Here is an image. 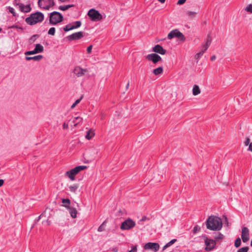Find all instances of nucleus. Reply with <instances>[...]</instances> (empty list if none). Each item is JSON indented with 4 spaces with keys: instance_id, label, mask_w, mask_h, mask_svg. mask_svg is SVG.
Here are the masks:
<instances>
[{
    "instance_id": "37",
    "label": "nucleus",
    "mask_w": 252,
    "mask_h": 252,
    "mask_svg": "<svg viewBox=\"0 0 252 252\" xmlns=\"http://www.w3.org/2000/svg\"><path fill=\"white\" fill-rule=\"evenodd\" d=\"M214 238L217 240H221L223 238V235L222 234L219 233L216 236H215Z\"/></svg>"
},
{
    "instance_id": "22",
    "label": "nucleus",
    "mask_w": 252,
    "mask_h": 252,
    "mask_svg": "<svg viewBox=\"0 0 252 252\" xmlns=\"http://www.w3.org/2000/svg\"><path fill=\"white\" fill-rule=\"evenodd\" d=\"M74 4H68L66 5H61L59 7V9L61 10L65 11L68 9L69 8L74 7Z\"/></svg>"
},
{
    "instance_id": "31",
    "label": "nucleus",
    "mask_w": 252,
    "mask_h": 252,
    "mask_svg": "<svg viewBox=\"0 0 252 252\" xmlns=\"http://www.w3.org/2000/svg\"><path fill=\"white\" fill-rule=\"evenodd\" d=\"M249 250V248L248 247H245L243 248H241L239 249L237 252H248Z\"/></svg>"
},
{
    "instance_id": "29",
    "label": "nucleus",
    "mask_w": 252,
    "mask_h": 252,
    "mask_svg": "<svg viewBox=\"0 0 252 252\" xmlns=\"http://www.w3.org/2000/svg\"><path fill=\"white\" fill-rule=\"evenodd\" d=\"M212 42V39L210 37V35H208L207 39L206 42V44H204L205 46H207L208 47H209Z\"/></svg>"
},
{
    "instance_id": "18",
    "label": "nucleus",
    "mask_w": 252,
    "mask_h": 252,
    "mask_svg": "<svg viewBox=\"0 0 252 252\" xmlns=\"http://www.w3.org/2000/svg\"><path fill=\"white\" fill-rule=\"evenodd\" d=\"M94 136V131L92 129H90L87 132V134L85 136V137L86 139L88 140H90L92 139Z\"/></svg>"
},
{
    "instance_id": "3",
    "label": "nucleus",
    "mask_w": 252,
    "mask_h": 252,
    "mask_svg": "<svg viewBox=\"0 0 252 252\" xmlns=\"http://www.w3.org/2000/svg\"><path fill=\"white\" fill-rule=\"evenodd\" d=\"M87 168V166L85 165L76 166L74 168L66 171L65 175L68 177L71 181H74L75 179V176L78 174L79 172L86 169Z\"/></svg>"
},
{
    "instance_id": "9",
    "label": "nucleus",
    "mask_w": 252,
    "mask_h": 252,
    "mask_svg": "<svg viewBox=\"0 0 252 252\" xmlns=\"http://www.w3.org/2000/svg\"><path fill=\"white\" fill-rule=\"evenodd\" d=\"M146 58L148 61H152L155 64L162 61L160 56L156 53L148 54Z\"/></svg>"
},
{
    "instance_id": "1",
    "label": "nucleus",
    "mask_w": 252,
    "mask_h": 252,
    "mask_svg": "<svg viewBox=\"0 0 252 252\" xmlns=\"http://www.w3.org/2000/svg\"><path fill=\"white\" fill-rule=\"evenodd\" d=\"M207 228L213 231L220 230L222 226L220 218L214 216L208 217L206 221Z\"/></svg>"
},
{
    "instance_id": "26",
    "label": "nucleus",
    "mask_w": 252,
    "mask_h": 252,
    "mask_svg": "<svg viewBox=\"0 0 252 252\" xmlns=\"http://www.w3.org/2000/svg\"><path fill=\"white\" fill-rule=\"evenodd\" d=\"M73 29H74L73 26L69 24L67 25L63 28V30L64 32H68Z\"/></svg>"
},
{
    "instance_id": "34",
    "label": "nucleus",
    "mask_w": 252,
    "mask_h": 252,
    "mask_svg": "<svg viewBox=\"0 0 252 252\" xmlns=\"http://www.w3.org/2000/svg\"><path fill=\"white\" fill-rule=\"evenodd\" d=\"M81 25V21H76L75 23H74V25H72L73 27H74V29H77L79 27H80Z\"/></svg>"
},
{
    "instance_id": "55",
    "label": "nucleus",
    "mask_w": 252,
    "mask_h": 252,
    "mask_svg": "<svg viewBox=\"0 0 252 252\" xmlns=\"http://www.w3.org/2000/svg\"><path fill=\"white\" fill-rule=\"evenodd\" d=\"M216 58V57L215 55H213L211 57V60L212 61H213L214 60H215Z\"/></svg>"
},
{
    "instance_id": "60",
    "label": "nucleus",
    "mask_w": 252,
    "mask_h": 252,
    "mask_svg": "<svg viewBox=\"0 0 252 252\" xmlns=\"http://www.w3.org/2000/svg\"><path fill=\"white\" fill-rule=\"evenodd\" d=\"M113 251L115 252H118V250L117 249H114Z\"/></svg>"
},
{
    "instance_id": "32",
    "label": "nucleus",
    "mask_w": 252,
    "mask_h": 252,
    "mask_svg": "<svg viewBox=\"0 0 252 252\" xmlns=\"http://www.w3.org/2000/svg\"><path fill=\"white\" fill-rule=\"evenodd\" d=\"M48 33L50 35H54L55 33V28L54 27L51 28L48 31Z\"/></svg>"
},
{
    "instance_id": "14",
    "label": "nucleus",
    "mask_w": 252,
    "mask_h": 252,
    "mask_svg": "<svg viewBox=\"0 0 252 252\" xmlns=\"http://www.w3.org/2000/svg\"><path fill=\"white\" fill-rule=\"evenodd\" d=\"M153 51L161 55H164L166 53V50L164 49L159 44H157L153 47Z\"/></svg>"
},
{
    "instance_id": "5",
    "label": "nucleus",
    "mask_w": 252,
    "mask_h": 252,
    "mask_svg": "<svg viewBox=\"0 0 252 252\" xmlns=\"http://www.w3.org/2000/svg\"><path fill=\"white\" fill-rule=\"evenodd\" d=\"M174 37L177 38L180 41L184 42L186 40V37L178 29L171 31L167 35V38L169 39H171Z\"/></svg>"
},
{
    "instance_id": "21",
    "label": "nucleus",
    "mask_w": 252,
    "mask_h": 252,
    "mask_svg": "<svg viewBox=\"0 0 252 252\" xmlns=\"http://www.w3.org/2000/svg\"><path fill=\"white\" fill-rule=\"evenodd\" d=\"M163 71V67L160 66L154 69L153 73H154L155 75H158L162 74Z\"/></svg>"
},
{
    "instance_id": "19",
    "label": "nucleus",
    "mask_w": 252,
    "mask_h": 252,
    "mask_svg": "<svg viewBox=\"0 0 252 252\" xmlns=\"http://www.w3.org/2000/svg\"><path fill=\"white\" fill-rule=\"evenodd\" d=\"M37 53H42L44 51V48L42 45L40 44H36L34 48Z\"/></svg>"
},
{
    "instance_id": "44",
    "label": "nucleus",
    "mask_w": 252,
    "mask_h": 252,
    "mask_svg": "<svg viewBox=\"0 0 252 252\" xmlns=\"http://www.w3.org/2000/svg\"><path fill=\"white\" fill-rule=\"evenodd\" d=\"M208 48V47L207 46L204 45L202 46V49L201 51H203V53H204V52L207 50Z\"/></svg>"
},
{
    "instance_id": "53",
    "label": "nucleus",
    "mask_w": 252,
    "mask_h": 252,
    "mask_svg": "<svg viewBox=\"0 0 252 252\" xmlns=\"http://www.w3.org/2000/svg\"><path fill=\"white\" fill-rule=\"evenodd\" d=\"M41 0H38V5L40 8H41Z\"/></svg>"
},
{
    "instance_id": "7",
    "label": "nucleus",
    "mask_w": 252,
    "mask_h": 252,
    "mask_svg": "<svg viewBox=\"0 0 252 252\" xmlns=\"http://www.w3.org/2000/svg\"><path fill=\"white\" fill-rule=\"evenodd\" d=\"M136 225L135 222L131 219L128 218L121 223V229L122 230H129Z\"/></svg>"
},
{
    "instance_id": "24",
    "label": "nucleus",
    "mask_w": 252,
    "mask_h": 252,
    "mask_svg": "<svg viewBox=\"0 0 252 252\" xmlns=\"http://www.w3.org/2000/svg\"><path fill=\"white\" fill-rule=\"evenodd\" d=\"M62 202L64 204L63 205V206L65 207L66 208H68L69 206V205L70 204V200L68 198L66 199H62Z\"/></svg>"
},
{
    "instance_id": "59",
    "label": "nucleus",
    "mask_w": 252,
    "mask_h": 252,
    "mask_svg": "<svg viewBox=\"0 0 252 252\" xmlns=\"http://www.w3.org/2000/svg\"><path fill=\"white\" fill-rule=\"evenodd\" d=\"M167 246H166V245L163 247L162 248V250H164L165 249H166L167 248Z\"/></svg>"
},
{
    "instance_id": "46",
    "label": "nucleus",
    "mask_w": 252,
    "mask_h": 252,
    "mask_svg": "<svg viewBox=\"0 0 252 252\" xmlns=\"http://www.w3.org/2000/svg\"><path fill=\"white\" fill-rule=\"evenodd\" d=\"M250 139L249 138H247L246 139V140H245V142H244L245 146H248L249 144H249L250 143Z\"/></svg>"
},
{
    "instance_id": "41",
    "label": "nucleus",
    "mask_w": 252,
    "mask_h": 252,
    "mask_svg": "<svg viewBox=\"0 0 252 252\" xmlns=\"http://www.w3.org/2000/svg\"><path fill=\"white\" fill-rule=\"evenodd\" d=\"M39 35L38 34H34L33 35H32L31 37V40H32L33 41H34L35 40V39L38 37Z\"/></svg>"
},
{
    "instance_id": "56",
    "label": "nucleus",
    "mask_w": 252,
    "mask_h": 252,
    "mask_svg": "<svg viewBox=\"0 0 252 252\" xmlns=\"http://www.w3.org/2000/svg\"><path fill=\"white\" fill-rule=\"evenodd\" d=\"M147 219V217L146 216H144L142 217V218L140 220V221H144L145 220Z\"/></svg>"
},
{
    "instance_id": "45",
    "label": "nucleus",
    "mask_w": 252,
    "mask_h": 252,
    "mask_svg": "<svg viewBox=\"0 0 252 252\" xmlns=\"http://www.w3.org/2000/svg\"><path fill=\"white\" fill-rule=\"evenodd\" d=\"M186 1V0H179L177 2V4H183Z\"/></svg>"
},
{
    "instance_id": "38",
    "label": "nucleus",
    "mask_w": 252,
    "mask_h": 252,
    "mask_svg": "<svg viewBox=\"0 0 252 252\" xmlns=\"http://www.w3.org/2000/svg\"><path fill=\"white\" fill-rule=\"evenodd\" d=\"M37 54V52L35 50V49H34L32 51H27L25 53V54L26 55H33V54Z\"/></svg>"
},
{
    "instance_id": "23",
    "label": "nucleus",
    "mask_w": 252,
    "mask_h": 252,
    "mask_svg": "<svg viewBox=\"0 0 252 252\" xmlns=\"http://www.w3.org/2000/svg\"><path fill=\"white\" fill-rule=\"evenodd\" d=\"M78 188H79L78 184H74L72 186H70L69 187L70 191L73 193H76V192Z\"/></svg>"
},
{
    "instance_id": "52",
    "label": "nucleus",
    "mask_w": 252,
    "mask_h": 252,
    "mask_svg": "<svg viewBox=\"0 0 252 252\" xmlns=\"http://www.w3.org/2000/svg\"><path fill=\"white\" fill-rule=\"evenodd\" d=\"M4 184V181L2 179H0V187H1Z\"/></svg>"
},
{
    "instance_id": "12",
    "label": "nucleus",
    "mask_w": 252,
    "mask_h": 252,
    "mask_svg": "<svg viewBox=\"0 0 252 252\" xmlns=\"http://www.w3.org/2000/svg\"><path fill=\"white\" fill-rule=\"evenodd\" d=\"M88 71L87 69H83L79 66H76L73 70L74 73L78 77H80L84 75L85 73Z\"/></svg>"
},
{
    "instance_id": "25",
    "label": "nucleus",
    "mask_w": 252,
    "mask_h": 252,
    "mask_svg": "<svg viewBox=\"0 0 252 252\" xmlns=\"http://www.w3.org/2000/svg\"><path fill=\"white\" fill-rule=\"evenodd\" d=\"M82 121V118L80 117L75 118L74 120L73 121L74 126H76L78 124L81 123Z\"/></svg>"
},
{
    "instance_id": "6",
    "label": "nucleus",
    "mask_w": 252,
    "mask_h": 252,
    "mask_svg": "<svg viewBox=\"0 0 252 252\" xmlns=\"http://www.w3.org/2000/svg\"><path fill=\"white\" fill-rule=\"evenodd\" d=\"M88 15L90 17L92 21H98L102 19V15L98 12V11L94 8L91 9L88 11Z\"/></svg>"
},
{
    "instance_id": "47",
    "label": "nucleus",
    "mask_w": 252,
    "mask_h": 252,
    "mask_svg": "<svg viewBox=\"0 0 252 252\" xmlns=\"http://www.w3.org/2000/svg\"><path fill=\"white\" fill-rule=\"evenodd\" d=\"M63 129H67L68 128V125L66 123H64L63 125Z\"/></svg>"
},
{
    "instance_id": "17",
    "label": "nucleus",
    "mask_w": 252,
    "mask_h": 252,
    "mask_svg": "<svg viewBox=\"0 0 252 252\" xmlns=\"http://www.w3.org/2000/svg\"><path fill=\"white\" fill-rule=\"evenodd\" d=\"M43 58V56L39 55L34 57H28L26 56L25 59L27 61L34 60V61H39Z\"/></svg>"
},
{
    "instance_id": "10",
    "label": "nucleus",
    "mask_w": 252,
    "mask_h": 252,
    "mask_svg": "<svg viewBox=\"0 0 252 252\" xmlns=\"http://www.w3.org/2000/svg\"><path fill=\"white\" fill-rule=\"evenodd\" d=\"M144 248L145 250H151L156 252L159 249V245L157 243L149 242L144 245Z\"/></svg>"
},
{
    "instance_id": "15",
    "label": "nucleus",
    "mask_w": 252,
    "mask_h": 252,
    "mask_svg": "<svg viewBox=\"0 0 252 252\" xmlns=\"http://www.w3.org/2000/svg\"><path fill=\"white\" fill-rule=\"evenodd\" d=\"M19 5L20 10L21 11L25 13H28L31 11V7L30 4H27L26 5L23 3H20L17 4Z\"/></svg>"
},
{
    "instance_id": "54",
    "label": "nucleus",
    "mask_w": 252,
    "mask_h": 252,
    "mask_svg": "<svg viewBox=\"0 0 252 252\" xmlns=\"http://www.w3.org/2000/svg\"><path fill=\"white\" fill-rule=\"evenodd\" d=\"M223 217H224L225 223H226L227 225L228 226V221L227 218L226 216H223Z\"/></svg>"
},
{
    "instance_id": "49",
    "label": "nucleus",
    "mask_w": 252,
    "mask_h": 252,
    "mask_svg": "<svg viewBox=\"0 0 252 252\" xmlns=\"http://www.w3.org/2000/svg\"><path fill=\"white\" fill-rule=\"evenodd\" d=\"M51 7L50 5H49V4L48 5H47L45 6H43V7H42L41 6V8L44 9H45V10H49L50 9V8Z\"/></svg>"
},
{
    "instance_id": "51",
    "label": "nucleus",
    "mask_w": 252,
    "mask_h": 252,
    "mask_svg": "<svg viewBox=\"0 0 252 252\" xmlns=\"http://www.w3.org/2000/svg\"><path fill=\"white\" fill-rule=\"evenodd\" d=\"M248 150L252 152V143H251L250 144H249V149H248Z\"/></svg>"
},
{
    "instance_id": "39",
    "label": "nucleus",
    "mask_w": 252,
    "mask_h": 252,
    "mask_svg": "<svg viewBox=\"0 0 252 252\" xmlns=\"http://www.w3.org/2000/svg\"><path fill=\"white\" fill-rule=\"evenodd\" d=\"M245 10L251 13H252V4H250L245 8Z\"/></svg>"
},
{
    "instance_id": "42",
    "label": "nucleus",
    "mask_w": 252,
    "mask_h": 252,
    "mask_svg": "<svg viewBox=\"0 0 252 252\" xmlns=\"http://www.w3.org/2000/svg\"><path fill=\"white\" fill-rule=\"evenodd\" d=\"M92 48H93L92 45H90L89 47H88V48L87 49V51L88 53L90 54L91 53Z\"/></svg>"
},
{
    "instance_id": "48",
    "label": "nucleus",
    "mask_w": 252,
    "mask_h": 252,
    "mask_svg": "<svg viewBox=\"0 0 252 252\" xmlns=\"http://www.w3.org/2000/svg\"><path fill=\"white\" fill-rule=\"evenodd\" d=\"M49 4L51 7L55 5V2L54 1V0H49Z\"/></svg>"
},
{
    "instance_id": "8",
    "label": "nucleus",
    "mask_w": 252,
    "mask_h": 252,
    "mask_svg": "<svg viewBox=\"0 0 252 252\" xmlns=\"http://www.w3.org/2000/svg\"><path fill=\"white\" fill-rule=\"evenodd\" d=\"M205 244L206 245L205 250L207 252L212 251L216 245V242L215 240L209 239L207 236H204Z\"/></svg>"
},
{
    "instance_id": "28",
    "label": "nucleus",
    "mask_w": 252,
    "mask_h": 252,
    "mask_svg": "<svg viewBox=\"0 0 252 252\" xmlns=\"http://www.w3.org/2000/svg\"><path fill=\"white\" fill-rule=\"evenodd\" d=\"M83 97V95H82L80 98L77 99L75 101V102L71 105V108H74L76 106V105H77L81 101V100H82Z\"/></svg>"
},
{
    "instance_id": "62",
    "label": "nucleus",
    "mask_w": 252,
    "mask_h": 252,
    "mask_svg": "<svg viewBox=\"0 0 252 252\" xmlns=\"http://www.w3.org/2000/svg\"><path fill=\"white\" fill-rule=\"evenodd\" d=\"M166 246H167V248L170 246L168 244V243L166 244Z\"/></svg>"
},
{
    "instance_id": "36",
    "label": "nucleus",
    "mask_w": 252,
    "mask_h": 252,
    "mask_svg": "<svg viewBox=\"0 0 252 252\" xmlns=\"http://www.w3.org/2000/svg\"><path fill=\"white\" fill-rule=\"evenodd\" d=\"M187 14L191 18L194 17L196 14V12L193 11H188Z\"/></svg>"
},
{
    "instance_id": "63",
    "label": "nucleus",
    "mask_w": 252,
    "mask_h": 252,
    "mask_svg": "<svg viewBox=\"0 0 252 252\" xmlns=\"http://www.w3.org/2000/svg\"><path fill=\"white\" fill-rule=\"evenodd\" d=\"M128 86H129V83H127V84L126 86V88L127 89L128 88Z\"/></svg>"
},
{
    "instance_id": "27",
    "label": "nucleus",
    "mask_w": 252,
    "mask_h": 252,
    "mask_svg": "<svg viewBox=\"0 0 252 252\" xmlns=\"http://www.w3.org/2000/svg\"><path fill=\"white\" fill-rule=\"evenodd\" d=\"M241 244V241L239 237L237 238L234 243V246L235 247L238 248L239 247Z\"/></svg>"
},
{
    "instance_id": "11",
    "label": "nucleus",
    "mask_w": 252,
    "mask_h": 252,
    "mask_svg": "<svg viewBox=\"0 0 252 252\" xmlns=\"http://www.w3.org/2000/svg\"><path fill=\"white\" fill-rule=\"evenodd\" d=\"M249 230L247 227H243L242 228L241 238L244 243H246L249 240L250 237Z\"/></svg>"
},
{
    "instance_id": "35",
    "label": "nucleus",
    "mask_w": 252,
    "mask_h": 252,
    "mask_svg": "<svg viewBox=\"0 0 252 252\" xmlns=\"http://www.w3.org/2000/svg\"><path fill=\"white\" fill-rule=\"evenodd\" d=\"M200 230V227L198 225H195L192 230V232L194 234H196L197 232Z\"/></svg>"
},
{
    "instance_id": "2",
    "label": "nucleus",
    "mask_w": 252,
    "mask_h": 252,
    "mask_svg": "<svg viewBox=\"0 0 252 252\" xmlns=\"http://www.w3.org/2000/svg\"><path fill=\"white\" fill-rule=\"evenodd\" d=\"M44 18V16L42 13L36 12L31 14L29 17L26 18L25 21L29 25H33L43 21Z\"/></svg>"
},
{
    "instance_id": "40",
    "label": "nucleus",
    "mask_w": 252,
    "mask_h": 252,
    "mask_svg": "<svg viewBox=\"0 0 252 252\" xmlns=\"http://www.w3.org/2000/svg\"><path fill=\"white\" fill-rule=\"evenodd\" d=\"M7 9H8L9 11L12 14L13 16H15L16 13L15 12V10L13 7H11L10 6L8 7Z\"/></svg>"
},
{
    "instance_id": "50",
    "label": "nucleus",
    "mask_w": 252,
    "mask_h": 252,
    "mask_svg": "<svg viewBox=\"0 0 252 252\" xmlns=\"http://www.w3.org/2000/svg\"><path fill=\"white\" fill-rule=\"evenodd\" d=\"M130 251H131V252H136L137 251V247L136 246H133L131 250H130Z\"/></svg>"
},
{
    "instance_id": "4",
    "label": "nucleus",
    "mask_w": 252,
    "mask_h": 252,
    "mask_svg": "<svg viewBox=\"0 0 252 252\" xmlns=\"http://www.w3.org/2000/svg\"><path fill=\"white\" fill-rule=\"evenodd\" d=\"M63 20V15L59 12L53 11L49 15L50 24L55 25L62 22Z\"/></svg>"
},
{
    "instance_id": "61",
    "label": "nucleus",
    "mask_w": 252,
    "mask_h": 252,
    "mask_svg": "<svg viewBox=\"0 0 252 252\" xmlns=\"http://www.w3.org/2000/svg\"><path fill=\"white\" fill-rule=\"evenodd\" d=\"M59 1H61V2H65V1H66L67 0H59Z\"/></svg>"
},
{
    "instance_id": "13",
    "label": "nucleus",
    "mask_w": 252,
    "mask_h": 252,
    "mask_svg": "<svg viewBox=\"0 0 252 252\" xmlns=\"http://www.w3.org/2000/svg\"><path fill=\"white\" fill-rule=\"evenodd\" d=\"M84 36L82 32H78L71 34L67 36V38L69 40H78L82 38Z\"/></svg>"
},
{
    "instance_id": "64",
    "label": "nucleus",
    "mask_w": 252,
    "mask_h": 252,
    "mask_svg": "<svg viewBox=\"0 0 252 252\" xmlns=\"http://www.w3.org/2000/svg\"><path fill=\"white\" fill-rule=\"evenodd\" d=\"M251 246L252 247V240H251Z\"/></svg>"
},
{
    "instance_id": "43",
    "label": "nucleus",
    "mask_w": 252,
    "mask_h": 252,
    "mask_svg": "<svg viewBox=\"0 0 252 252\" xmlns=\"http://www.w3.org/2000/svg\"><path fill=\"white\" fill-rule=\"evenodd\" d=\"M177 241V239H172V240H171L170 242H169L168 243V244L170 245V246H171L172 245H173L175 242Z\"/></svg>"
},
{
    "instance_id": "58",
    "label": "nucleus",
    "mask_w": 252,
    "mask_h": 252,
    "mask_svg": "<svg viewBox=\"0 0 252 252\" xmlns=\"http://www.w3.org/2000/svg\"><path fill=\"white\" fill-rule=\"evenodd\" d=\"M19 28L17 26H13L12 27H10V28Z\"/></svg>"
},
{
    "instance_id": "57",
    "label": "nucleus",
    "mask_w": 252,
    "mask_h": 252,
    "mask_svg": "<svg viewBox=\"0 0 252 252\" xmlns=\"http://www.w3.org/2000/svg\"><path fill=\"white\" fill-rule=\"evenodd\" d=\"M159 2H160L162 3H163L165 2V0H158Z\"/></svg>"
},
{
    "instance_id": "16",
    "label": "nucleus",
    "mask_w": 252,
    "mask_h": 252,
    "mask_svg": "<svg viewBox=\"0 0 252 252\" xmlns=\"http://www.w3.org/2000/svg\"><path fill=\"white\" fill-rule=\"evenodd\" d=\"M67 209L69 211L70 216L72 218L75 219L77 217V211L75 208L68 207Z\"/></svg>"
},
{
    "instance_id": "30",
    "label": "nucleus",
    "mask_w": 252,
    "mask_h": 252,
    "mask_svg": "<svg viewBox=\"0 0 252 252\" xmlns=\"http://www.w3.org/2000/svg\"><path fill=\"white\" fill-rule=\"evenodd\" d=\"M203 51H200L199 53H197L195 55V58L196 60H197V61L199 60V59L203 55Z\"/></svg>"
},
{
    "instance_id": "20",
    "label": "nucleus",
    "mask_w": 252,
    "mask_h": 252,
    "mask_svg": "<svg viewBox=\"0 0 252 252\" xmlns=\"http://www.w3.org/2000/svg\"><path fill=\"white\" fill-rule=\"evenodd\" d=\"M200 93V90L199 89V87L196 85H195L193 88L192 89V94L194 95H197L199 94Z\"/></svg>"
},
{
    "instance_id": "33",
    "label": "nucleus",
    "mask_w": 252,
    "mask_h": 252,
    "mask_svg": "<svg viewBox=\"0 0 252 252\" xmlns=\"http://www.w3.org/2000/svg\"><path fill=\"white\" fill-rule=\"evenodd\" d=\"M106 223V221H104L98 228L97 231L101 232L104 230V225Z\"/></svg>"
}]
</instances>
